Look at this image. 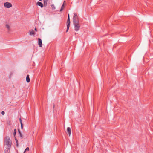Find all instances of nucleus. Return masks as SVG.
Instances as JSON below:
<instances>
[{"instance_id": "f257e3e1", "label": "nucleus", "mask_w": 153, "mask_h": 153, "mask_svg": "<svg viewBox=\"0 0 153 153\" xmlns=\"http://www.w3.org/2000/svg\"><path fill=\"white\" fill-rule=\"evenodd\" d=\"M6 145L8 147H10L11 146V141L9 137L6 138Z\"/></svg>"}, {"instance_id": "f03ea898", "label": "nucleus", "mask_w": 153, "mask_h": 153, "mask_svg": "<svg viewBox=\"0 0 153 153\" xmlns=\"http://www.w3.org/2000/svg\"><path fill=\"white\" fill-rule=\"evenodd\" d=\"M67 30H66V32H67L69 29V28L70 26V22L69 14L68 15V19H67Z\"/></svg>"}, {"instance_id": "7ed1b4c3", "label": "nucleus", "mask_w": 153, "mask_h": 153, "mask_svg": "<svg viewBox=\"0 0 153 153\" xmlns=\"http://www.w3.org/2000/svg\"><path fill=\"white\" fill-rule=\"evenodd\" d=\"M74 28L76 31H78L80 29V26L79 23L74 25Z\"/></svg>"}, {"instance_id": "20e7f679", "label": "nucleus", "mask_w": 153, "mask_h": 153, "mask_svg": "<svg viewBox=\"0 0 153 153\" xmlns=\"http://www.w3.org/2000/svg\"><path fill=\"white\" fill-rule=\"evenodd\" d=\"M4 5L5 7L9 8L12 7V5L11 3L8 2L5 3Z\"/></svg>"}, {"instance_id": "39448f33", "label": "nucleus", "mask_w": 153, "mask_h": 153, "mask_svg": "<svg viewBox=\"0 0 153 153\" xmlns=\"http://www.w3.org/2000/svg\"><path fill=\"white\" fill-rule=\"evenodd\" d=\"M38 40L39 46V47H41L42 46V40L40 38H39L38 39Z\"/></svg>"}, {"instance_id": "423d86ee", "label": "nucleus", "mask_w": 153, "mask_h": 153, "mask_svg": "<svg viewBox=\"0 0 153 153\" xmlns=\"http://www.w3.org/2000/svg\"><path fill=\"white\" fill-rule=\"evenodd\" d=\"M77 19H79L77 14L76 13H74L73 16V20H75Z\"/></svg>"}, {"instance_id": "0eeeda50", "label": "nucleus", "mask_w": 153, "mask_h": 153, "mask_svg": "<svg viewBox=\"0 0 153 153\" xmlns=\"http://www.w3.org/2000/svg\"><path fill=\"white\" fill-rule=\"evenodd\" d=\"M67 132L69 136H70L71 134V128L69 127H68L67 128Z\"/></svg>"}, {"instance_id": "6e6552de", "label": "nucleus", "mask_w": 153, "mask_h": 153, "mask_svg": "<svg viewBox=\"0 0 153 153\" xmlns=\"http://www.w3.org/2000/svg\"><path fill=\"white\" fill-rule=\"evenodd\" d=\"M73 24H76L79 23V19L77 20H73Z\"/></svg>"}, {"instance_id": "1a4fd4ad", "label": "nucleus", "mask_w": 153, "mask_h": 153, "mask_svg": "<svg viewBox=\"0 0 153 153\" xmlns=\"http://www.w3.org/2000/svg\"><path fill=\"white\" fill-rule=\"evenodd\" d=\"M37 5L40 6L41 8H42L43 7V4L42 3L40 2H38L37 3Z\"/></svg>"}, {"instance_id": "9d476101", "label": "nucleus", "mask_w": 153, "mask_h": 153, "mask_svg": "<svg viewBox=\"0 0 153 153\" xmlns=\"http://www.w3.org/2000/svg\"><path fill=\"white\" fill-rule=\"evenodd\" d=\"M26 80L27 82H30V79L29 78V75H27L26 76Z\"/></svg>"}, {"instance_id": "9b49d317", "label": "nucleus", "mask_w": 153, "mask_h": 153, "mask_svg": "<svg viewBox=\"0 0 153 153\" xmlns=\"http://www.w3.org/2000/svg\"><path fill=\"white\" fill-rule=\"evenodd\" d=\"M15 138V139L16 141V147H18V140L17 139L16 137H14Z\"/></svg>"}, {"instance_id": "f8f14e48", "label": "nucleus", "mask_w": 153, "mask_h": 153, "mask_svg": "<svg viewBox=\"0 0 153 153\" xmlns=\"http://www.w3.org/2000/svg\"><path fill=\"white\" fill-rule=\"evenodd\" d=\"M16 129H15L14 130V132H13V135H14V137H15L16 134Z\"/></svg>"}, {"instance_id": "ddd939ff", "label": "nucleus", "mask_w": 153, "mask_h": 153, "mask_svg": "<svg viewBox=\"0 0 153 153\" xmlns=\"http://www.w3.org/2000/svg\"><path fill=\"white\" fill-rule=\"evenodd\" d=\"M30 35H35V33L33 31H30Z\"/></svg>"}, {"instance_id": "4468645a", "label": "nucleus", "mask_w": 153, "mask_h": 153, "mask_svg": "<svg viewBox=\"0 0 153 153\" xmlns=\"http://www.w3.org/2000/svg\"><path fill=\"white\" fill-rule=\"evenodd\" d=\"M64 4H63L62 5V6H61V9H60V11H62L63 10V8H64Z\"/></svg>"}, {"instance_id": "2eb2a0df", "label": "nucleus", "mask_w": 153, "mask_h": 153, "mask_svg": "<svg viewBox=\"0 0 153 153\" xmlns=\"http://www.w3.org/2000/svg\"><path fill=\"white\" fill-rule=\"evenodd\" d=\"M44 2V6H46L47 4V2L48 1H43Z\"/></svg>"}, {"instance_id": "dca6fc26", "label": "nucleus", "mask_w": 153, "mask_h": 153, "mask_svg": "<svg viewBox=\"0 0 153 153\" xmlns=\"http://www.w3.org/2000/svg\"><path fill=\"white\" fill-rule=\"evenodd\" d=\"M6 26L7 29L9 30L10 29V27L9 25L8 24H6Z\"/></svg>"}, {"instance_id": "f3484780", "label": "nucleus", "mask_w": 153, "mask_h": 153, "mask_svg": "<svg viewBox=\"0 0 153 153\" xmlns=\"http://www.w3.org/2000/svg\"><path fill=\"white\" fill-rule=\"evenodd\" d=\"M51 7L54 10L55 9V7L54 4H52L51 5Z\"/></svg>"}, {"instance_id": "a211bd4d", "label": "nucleus", "mask_w": 153, "mask_h": 153, "mask_svg": "<svg viewBox=\"0 0 153 153\" xmlns=\"http://www.w3.org/2000/svg\"><path fill=\"white\" fill-rule=\"evenodd\" d=\"M29 148L28 147H27L25 149V152L27 151H29Z\"/></svg>"}, {"instance_id": "6ab92c4d", "label": "nucleus", "mask_w": 153, "mask_h": 153, "mask_svg": "<svg viewBox=\"0 0 153 153\" xmlns=\"http://www.w3.org/2000/svg\"><path fill=\"white\" fill-rule=\"evenodd\" d=\"M19 121H20V123L21 124H22V119H21V118H20L19 119Z\"/></svg>"}, {"instance_id": "aec40b11", "label": "nucleus", "mask_w": 153, "mask_h": 153, "mask_svg": "<svg viewBox=\"0 0 153 153\" xmlns=\"http://www.w3.org/2000/svg\"><path fill=\"white\" fill-rule=\"evenodd\" d=\"M1 114L2 115H4L5 114V112L4 111H2L1 112Z\"/></svg>"}, {"instance_id": "412c9836", "label": "nucleus", "mask_w": 153, "mask_h": 153, "mask_svg": "<svg viewBox=\"0 0 153 153\" xmlns=\"http://www.w3.org/2000/svg\"><path fill=\"white\" fill-rule=\"evenodd\" d=\"M19 136H20V137L22 138V137H23V136H22V134H19Z\"/></svg>"}, {"instance_id": "4be33fe9", "label": "nucleus", "mask_w": 153, "mask_h": 153, "mask_svg": "<svg viewBox=\"0 0 153 153\" xmlns=\"http://www.w3.org/2000/svg\"><path fill=\"white\" fill-rule=\"evenodd\" d=\"M21 128H22H22H23V124H21Z\"/></svg>"}, {"instance_id": "5701e85b", "label": "nucleus", "mask_w": 153, "mask_h": 153, "mask_svg": "<svg viewBox=\"0 0 153 153\" xmlns=\"http://www.w3.org/2000/svg\"><path fill=\"white\" fill-rule=\"evenodd\" d=\"M18 132H19V134H21L20 130H18Z\"/></svg>"}, {"instance_id": "b1692460", "label": "nucleus", "mask_w": 153, "mask_h": 153, "mask_svg": "<svg viewBox=\"0 0 153 153\" xmlns=\"http://www.w3.org/2000/svg\"><path fill=\"white\" fill-rule=\"evenodd\" d=\"M43 1H48V0H43Z\"/></svg>"}, {"instance_id": "393cba45", "label": "nucleus", "mask_w": 153, "mask_h": 153, "mask_svg": "<svg viewBox=\"0 0 153 153\" xmlns=\"http://www.w3.org/2000/svg\"><path fill=\"white\" fill-rule=\"evenodd\" d=\"M35 31H37V29L36 28H35Z\"/></svg>"}, {"instance_id": "a878e982", "label": "nucleus", "mask_w": 153, "mask_h": 153, "mask_svg": "<svg viewBox=\"0 0 153 153\" xmlns=\"http://www.w3.org/2000/svg\"><path fill=\"white\" fill-rule=\"evenodd\" d=\"M40 1H42V0H39Z\"/></svg>"}, {"instance_id": "bb28decb", "label": "nucleus", "mask_w": 153, "mask_h": 153, "mask_svg": "<svg viewBox=\"0 0 153 153\" xmlns=\"http://www.w3.org/2000/svg\"><path fill=\"white\" fill-rule=\"evenodd\" d=\"M23 153H25V151H24V152Z\"/></svg>"}]
</instances>
